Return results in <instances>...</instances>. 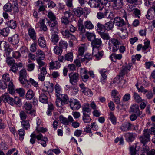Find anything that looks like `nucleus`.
<instances>
[{
  "instance_id": "1",
  "label": "nucleus",
  "mask_w": 155,
  "mask_h": 155,
  "mask_svg": "<svg viewBox=\"0 0 155 155\" xmlns=\"http://www.w3.org/2000/svg\"><path fill=\"white\" fill-rule=\"evenodd\" d=\"M120 44V42L117 39L114 38H112L108 41V48L112 52H116L119 49Z\"/></svg>"
},
{
  "instance_id": "2",
  "label": "nucleus",
  "mask_w": 155,
  "mask_h": 155,
  "mask_svg": "<svg viewBox=\"0 0 155 155\" xmlns=\"http://www.w3.org/2000/svg\"><path fill=\"white\" fill-rule=\"evenodd\" d=\"M2 98L3 101H6L12 105L15 104H18L20 101L19 98L17 97H15V99L11 97L7 93H5L2 96Z\"/></svg>"
},
{
  "instance_id": "3",
  "label": "nucleus",
  "mask_w": 155,
  "mask_h": 155,
  "mask_svg": "<svg viewBox=\"0 0 155 155\" xmlns=\"http://www.w3.org/2000/svg\"><path fill=\"white\" fill-rule=\"evenodd\" d=\"M123 17L125 18L126 22H125L121 18L117 17H115L114 19V24L116 25L119 27H122L125 25L127 23L128 24V21L127 18V16L125 12H124Z\"/></svg>"
},
{
  "instance_id": "4",
  "label": "nucleus",
  "mask_w": 155,
  "mask_h": 155,
  "mask_svg": "<svg viewBox=\"0 0 155 155\" xmlns=\"http://www.w3.org/2000/svg\"><path fill=\"white\" fill-rule=\"evenodd\" d=\"M101 0H90L88 4L91 8H98L99 10H102L104 8L103 4L101 3Z\"/></svg>"
},
{
  "instance_id": "5",
  "label": "nucleus",
  "mask_w": 155,
  "mask_h": 155,
  "mask_svg": "<svg viewBox=\"0 0 155 155\" xmlns=\"http://www.w3.org/2000/svg\"><path fill=\"white\" fill-rule=\"evenodd\" d=\"M69 102L71 108L73 110H77L81 107L79 101L77 99H71L69 101Z\"/></svg>"
},
{
  "instance_id": "6",
  "label": "nucleus",
  "mask_w": 155,
  "mask_h": 155,
  "mask_svg": "<svg viewBox=\"0 0 155 155\" xmlns=\"http://www.w3.org/2000/svg\"><path fill=\"white\" fill-rule=\"evenodd\" d=\"M42 60L40 58H38L36 59L37 62L38 64L37 67L38 69V71H42V72L45 74L46 73V71L45 68L46 64L45 62L42 61Z\"/></svg>"
},
{
  "instance_id": "7",
  "label": "nucleus",
  "mask_w": 155,
  "mask_h": 155,
  "mask_svg": "<svg viewBox=\"0 0 155 155\" xmlns=\"http://www.w3.org/2000/svg\"><path fill=\"white\" fill-rule=\"evenodd\" d=\"M70 82L72 85H75L78 81L79 75L77 73H71L69 74Z\"/></svg>"
},
{
  "instance_id": "8",
  "label": "nucleus",
  "mask_w": 155,
  "mask_h": 155,
  "mask_svg": "<svg viewBox=\"0 0 155 155\" xmlns=\"http://www.w3.org/2000/svg\"><path fill=\"white\" fill-rule=\"evenodd\" d=\"M150 134L148 133L147 130H146L144 131L143 135L140 137L139 139L141 143L145 144L150 141Z\"/></svg>"
},
{
  "instance_id": "9",
  "label": "nucleus",
  "mask_w": 155,
  "mask_h": 155,
  "mask_svg": "<svg viewBox=\"0 0 155 155\" xmlns=\"http://www.w3.org/2000/svg\"><path fill=\"white\" fill-rule=\"evenodd\" d=\"M20 37L17 34H14L8 37V41L11 44L15 45L18 44L19 41Z\"/></svg>"
},
{
  "instance_id": "10",
  "label": "nucleus",
  "mask_w": 155,
  "mask_h": 155,
  "mask_svg": "<svg viewBox=\"0 0 155 155\" xmlns=\"http://www.w3.org/2000/svg\"><path fill=\"white\" fill-rule=\"evenodd\" d=\"M104 54L103 51L100 50L99 49L93 50L92 55L94 58L97 60H99L102 57Z\"/></svg>"
},
{
  "instance_id": "11",
  "label": "nucleus",
  "mask_w": 155,
  "mask_h": 155,
  "mask_svg": "<svg viewBox=\"0 0 155 155\" xmlns=\"http://www.w3.org/2000/svg\"><path fill=\"white\" fill-rule=\"evenodd\" d=\"M91 45L92 47L93 50L99 49L102 45V41L101 38H96L91 42Z\"/></svg>"
},
{
  "instance_id": "12",
  "label": "nucleus",
  "mask_w": 155,
  "mask_h": 155,
  "mask_svg": "<svg viewBox=\"0 0 155 155\" xmlns=\"http://www.w3.org/2000/svg\"><path fill=\"white\" fill-rule=\"evenodd\" d=\"M132 124L128 122H125L122 124L120 128L123 131H127L131 130Z\"/></svg>"
},
{
  "instance_id": "13",
  "label": "nucleus",
  "mask_w": 155,
  "mask_h": 155,
  "mask_svg": "<svg viewBox=\"0 0 155 155\" xmlns=\"http://www.w3.org/2000/svg\"><path fill=\"white\" fill-rule=\"evenodd\" d=\"M111 96L114 99L115 102L117 104L120 103V96L117 91L116 90H113L111 92Z\"/></svg>"
},
{
  "instance_id": "14",
  "label": "nucleus",
  "mask_w": 155,
  "mask_h": 155,
  "mask_svg": "<svg viewBox=\"0 0 155 155\" xmlns=\"http://www.w3.org/2000/svg\"><path fill=\"white\" fill-rule=\"evenodd\" d=\"M62 34L65 38L72 40H76V37L70 33L68 30H65V31H62Z\"/></svg>"
},
{
  "instance_id": "15",
  "label": "nucleus",
  "mask_w": 155,
  "mask_h": 155,
  "mask_svg": "<svg viewBox=\"0 0 155 155\" xmlns=\"http://www.w3.org/2000/svg\"><path fill=\"white\" fill-rule=\"evenodd\" d=\"M130 112L134 113L138 116L142 114V112L140 111L139 106L136 104H133L130 107Z\"/></svg>"
},
{
  "instance_id": "16",
  "label": "nucleus",
  "mask_w": 155,
  "mask_h": 155,
  "mask_svg": "<svg viewBox=\"0 0 155 155\" xmlns=\"http://www.w3.org/2000/svg\"><path fill=\"white\" fill-rule=\"evenodd\" d=\"M136 136L135 134L132 133H127L125 134L126 140L128 142L133 141Z\"/></svg>"
},
{
  "instance_id": "17",
  "label": "nucleus",
  "mask_w": 155,
  "mask_h": 155,
  "mask_svg": "<svg viewBox=\"0 0 155 155\" xmlns=\"http://www.w3.org/2000/svg\"><path fill=\"white\" fill-rule=\"evenodd\" d=\"M55 95L57 98L61 97L63 94L62 89L61 86L58 84H56L54 87Z\"/></svg>"
},
{
  "instance_id": "18",
  "label": "nucleus",
  "mask_w": 155,
  "mask_h": 155,
  "mask_svg": "<svg viewBox=\"0 0 155 155\" xmlns=\"http://www.w3.org/2000/svg\"><path fill=\"white\" fill-rule=\"evenodd\" d=\"M28 35L30 38L33 40L36 39V32L34 29L32 28H30L28 29Z\"/></svg>"
},
{
  "instance_id": "19",
  "label": "nucleus",
  "mask_w": 155,
  "mask_h": 155,
  "mask_svg": "<svg viewBox=\"0 0 155 155\" xmlns=\"http://www.w3.org/2000/svg\"><path fill=\"white\" fill-rule=\"evenodd\" d=\"M48 83L49 84H48L47 85L45 84L43 89L42 90V91L44 93L52 91L53 90V84L52 83L50 84L49 82H48Z\"/></svg>"
},
{
  "instance_id": "20",
  "label": "nucleus",
  "mask_w": 155,
  "mask_h": 155,
  "mask_svg": "<svg viewBox=\"0 0 155 155\" xmlns=\"http://www.w3.org/2000/svg\"><path fill=\"white\" fill-rule=\"evenodd\" d=\"M81 76L83 81L85 82L89 78V76L87 74V71L85 68H81Z\"/></svg>"
},
{
  "instance_id": "21",
  "label": "nucleus",
  "mask_w": 155,
  "mask_h": 155,
  "mask_svg": "<svg viewBox=\"0 0 155 155\" xmlns=\"http://www.w3.org/2000/svg\"><path fill=\"white\" fill-rule=\"evenodd\" d=\"M119 78V77H116L114 79V83L117 82L119 87L123 88L124 87V85L126 82L125 80L122 79L120 80Z\"/></svg>"
},
{
  "instance_id": "22",
  "label": "nucleus",
  "mask_w": 155,
  "mask_h": 155,
  "mask_svg": "<svg viewBox=\"0 0 155 155\" xmlns=\"http://www.w3.org/2000/svg\"><path fill=\"white\" fill-rule=\"evenodd\" d=\"M49 67L50 69H57L60 68V64L57 61L51 62L49 63Z\"/></svg>"
},
{
  "instance_id": "23",
  "label": "nucleus",
  "mask_w": 155,
  "mask_h": 155,
  "mask_svg": "<svg viewBox=\"0 0 155 155\" xmlns=\"http://www.w3.org/2000/svg\"><path fill=\"white\" fill-rule=\"evenodd\" d=\"M26 71L25 69H23L21 70L19 72V79L20 82L26 79Z\"/></svg>"
},
{
  "instance_id": "24",
  "label": "nucleus",
  "mask_w": 155,
  "mask_h": 155,
  "mask_svg": "<svg viewBox=\"0 0 155 155\" xmlns=\"http://www.w3.org/2000/svg\"><path fill=\"white\" fill-rule=\"evenodd\" d=\"M123 5V2L118 1V0H114L112 4V6L114 9H119L122 7Z\"/></svg>"
},
{
  "instance_id": "25",
  "label": "nucleus",
  "mask_w": 155,
  "mask_h": 155,
  "mask_svg": "<svg viewBox=\"0 0 155 155\" xmlns=\"http://www.w3.org/2000/svg\"><path fill=\"white\" fill-rule=\"evenodd\" d=\"M39 101L43 103L46 104L48 102V98L45 93H41L39 97Z\"/></svg>"
},
{
  "instance_id": "26",
  "label": "nucleus",
  "mask_w": 155,
  "mask_h": 155,
  "mask_svg": "<svg viewBox=\"0 0 155 155\" xmlns=\"http://www.w3.org/2000/svg\"><path fill=\"white\" fill-rule=\"evenodd\" d=\"M22 66V64L21 62L18 63H14L9 71H11L14 73H15L18 70V67H21Z\"/></svg>"
},
{
  "instance_id": "27",
  "label": "nucleus",
  "mask_w": 155,
  "mask_h": 155,
  "mask_svg": "<svg viewBox=\"0 0 155 155\" xmlns=\"http://www.w3.org/2000/svg\"><path fill=\"white\" fill-rule=\"evenodd\" d=\"M38 43L41 48H45L46 46V41L43 37H40L38 38Z\"/></svg>"
},
{
  "instance_id": "28",
  "label": "nucleus",
  "mask_w": 155,
  "mask_h": 155,
  "mask_svg": "<svg viewBox=\"0 0 155 155\" xmlns=\"http://www.w3.org/2000/svg\"><path fill=\"white\" fill-rule=\"evenodd\" d=\"M36 6L39 8V11H43L45 10V6L43 5V2L41 1H38L35 3Z\"/></svg>"
},
{
  "instance_id": "29",
  "label": "nucleus",
  "mask_w": 155,
  "mask_h": 155,
  "mask_svg": "<svg viewBox=\"0 0 155 155\" xmlns=\"http://www.w3.org/2000/svg\"><path fill=\"white\" fill-rule=\"evenodd\" d=\"M8 89L9 93L11 95H13L15 93V90L12 81H9L8 86Z\"/></svg>"
},
{
  "instance_id": "30",
  "label": "nucleus",
  "mask_w": 155,
  "mask_h": 155,
  "mask_svg": "<svg viewBox=\"0 0 155 155\" xmlns=\"http://www.w3.org/2000/svg\"><path fill=\"white\" fill-rule=\"evenodd\" d=\"M120 30L121 31V32L118 33V36L121 39H124L126 38L128 36V35L126 30L121 28L120 29Z\"/></svg>"
},
{
  "instance_id": "31",
  "label": "nucleus",
  "mask_w": 155,
  "mask_h": 155,
  "mask_svg": "<svg viewBox=\"0 0 155 155\" xmlns=\"http://www.w3.org/2000/svg\"><path fill=\"white\" fill-rule=\"evenodd\" d=\"M89 104L88 103L84 104L82 106V112L83 114H87V113L90 112L91 111V109L89 108Z\"/></svg>"
},
{
  "instance_id": "32",
  "label": "nucleus",
  "mask_w": 155,
  "mask_h": 155,
  "mask_svg": "<svg viewBox=\"0 0 155 155\" xmlns=\"http://www.w3.org/2000/svg\"><path fill=\"white\" fill-rule=\"evenodd\" d=\"M122 58V55L121 54H116L114 53L112 54L110 57V58L111 60L114 62V59L115 60H121Z\"/></svg>"
},
{
  "instance_id": "33",
  "label": "nucleus",
  "mask_w": 155,
  "mask_h": 155,
  "mask_svg": "<svg viewBox=\"0 0 155 155\" xmlns=\"http://www.w3.org/2000/svg\"><path fill=\"white\" fill-rule=\"evenodd\" d=\"M84 26L85 28L91 30L94 28V26L92 22L90 21H87L84 22Z\"/></svg>"
},
{
  "instance_id": "34",
  "label": "nucleus",
  "mask_w": 155,
  "mask_h": 155,
  "mask_svg": "<svg viewBox=\"0 0 155 155\" xmlns=\"http://www.w3.org/2000/svg\"><path fill=\"white\" fill-rule=\"evenodd\" d=\"M9 45L8 42L4 41H0V49L1 50H4L5 49L9 47Z\"/></svg>"
},
{
  "instance_id": "35",
  "label": "nucleus",
  "mask_w": 155,
  "mask_h": 155,
  "mask_svg": "<svg viewBox=\"0 0 155 155\" xmlns=\"http://www.w3.org/2000/svg\"><path fill=\"white\" fill-rule=\"evenodd\" d=\"M21 127L22 129L28 130L30 128V125L28 120H25L21 121Z\"/></svg>"
},
{
  "instance_id": "36",
  "label": "nucleus",
  "mask_w": 155,
  "mask_h": 155,
  "mask_svg": "<svg viewBox=\"0 0 155 155\" xmlns=\"http://www.w3.org/2000/svg\"><path fill=\"white\" fill-rule=\"evenodd\" d=\"M34 95V93L32 90L31 89H29L26 94V98L28 100H31L33 98Z\"/></svg>"
},
{
  "instance_id": "37",
  "label": "nucleus",
  "mask_w": 155,
  "mask_h": 155,
  "mask_svg": "<svg viewBox=\"0 0 155 155\" xmlns=\"http://www.w3.org/2000/svg\"><path fill=\"white\" fill-rule=\"evenodd\" d=\"M129 10L130 12H133L135 16L139 18H140V15H141V12L140 10L136 8H132L130 9Z\"/></svg>"
},
{
  "instance_id": "38",
  "label": "nucleus",
  "mask_w": 155,
  "mask_h": 155,
  "mask_svg": "<svg viewBox=\"0 0 155 155\" xmlns=\"http://www.w3.org/2000/svg\"><path fill=\"white\" fill-rule=\"evenodd\" d=\"M10 32V30L8 28H4L0 30V34L4 37L8 36Z\"/></svg>"
},
{
  "instance_id": "39",
  "label": "nucleus",
  "mask_w": 155,
  "mask_h": 155,
  "mask_svg": "<svg viewBox=\"0 0 155 155\" xmlns=\"http://www.w3.org/2000/svg\"><path fill=\"white\" fill-rule=\"evenodd\" d=\"M51 41L54 44H56L58 42L59 38L58 35L56 34H52L51 36Z\"/></svg>"
},
{
  "instance_id": "40",
  "label": "nucleus",
  "mask_w": 155,
  "mask_h": 155,
  "mask_svg": "<svg viewBox=\"0 0 155 155\" xmlns=\"http://www.w3.org/2000/svg\"><path fill=\"white\" fill-rule=\"evenodd\" d=\"M82 120L84 123H90L91 121V119L88 114L84 113L83 114Z\"/></svg>"
},
{
  "instance_id": "41",
  "label": "nucleus",
  "mask_w": 155,
  "mask_h": 155,
  "mask_svg": "<svg viewBox=\"0 0 155 155\" xmlns=\"http://www.w3.org/2000/svg\"><path fill=\"white\" fill-rule=\"evenodd\" d=\"M109 116V118L110 120L112 123L114 125H116L117 123V118L113 113L111 112H110Z\"/></svg>"
},
{
  "instance_id": "42",
  "label": "nucleus",
  "mask_w": 155,
  "mask_h": 155,
  "mask_svg": "<svg viewBox=\"0 0 155 155\" xmlns=\"http://www.w3.org/2000/svg\"><path fill=\"white\" fill-rule=\"evenodd\" d=\"M57 99H60L64 104H67L69 101L68 96L65 94H62L61 97L58 98Z\"/></svg>"
},
{
  "instance_id": "43",
  "label": "nucleus",
  "mask_w": 155,
  "mask_h": 155,
  "mask_svg": "<svg viewBox=\"0 0 155 155\" xmlns=\"http://www.w3.org/2000/svg\"><path fill=\"white\" fill-rule=\"evenodd\" d=\"M92 59V56L90 54L87 53L85 54L84 58L81 59V61L82 62L86 61L87 62L91 60Z\"/></svg>"
},
{
  "instance_id": "44",
  "label": "nucleus",
  "mask_w": 155,
  "mask_h": 155,
  "mask_svg": "<svg viewBox=\"0 0 155 155\" xmlns=\"http://www.w3.org/2000/svg\"><path fill=\"white\" fill-rule=\"evenodd\" d=\"M7 25L9 27L12 29H15L17 26L16 21L13 20L9 21L7 23Z\"/></svg>"
},
{
  "instance_id": "45",
  "label": "nucleus",
  "mask_w": 155,
  "mask_h": 155,
  "mask_svg": "<svg viewBox=\"0 0 155 155\" xmlns=\"http://www.w3.org/2000/svg\"><path fill=\"white\" fill-rule=\"evenodd\" d=\"M29 82H30L27 79L20 82L22 84L23 87L26 88H28L31 87V85Z\"/></svg>"
},
{
  "instance_id": "46",
  "label": "nucleus",
  "mask_w": 155,
  "mask_h": 155,
  "mask_svg": "<svg viewBox=\"0 0 155 155\" xmlns=\"http://www.w3.org/2000/svg\"><path fill=\"white\" fill-rule=\"evenodd\" d=\"M73 54L72 52H69L66 54L64 55V58L65 60L72 62L73 60Z\"/></svg>"
},
{
  "instance_id": "47",
  "label": "nucleus",
  "mask_w": 155,
  "mask_h": 155,
  "mask_svg": "<svg viewBox=\"0 0 155 155\" xmlns=\"http://www.w3.org/2000/svg\"><path fill=\"white\" fill-rule=\"evenodd\" d=\"M78 25L79 27V29L81 32L84 33L85 32V29L84 27V25L82 21L80 19L78 21Z\"/></svg>"
},
{
  "instance_id": "48",
  "label": "nucleus",
  "mask_w": 155,
  "mask_h": 155,
  "mask_svg": "<svg viewBox=\"0 0 155 155\" xmlns=\"http://www.w3.org/2000/svg\"><path fill=\"white\" fill-rule=\"evenodd\" d=\"M133 97L136 102L138 103L141 102L144 100L142 99L139 95L135 92L134 93Z\"/></svg>"
},
{
  "instance_id": "49",
  "label": "nucleus",
  "mask_w": 155,
  "mask_h": 155,
  "mask_svg": "<svg viewBox=\"0 0 155 155\" xmlns=\"http://www.w3.org/2000/svg\"><path fill=\"white\" fill-rule=\"evenodd\" d=\"M104 27L105 30H111L114 27V23L112 21L107 22L105 24Z\"/></svg>"
},
{
  "instance_id": "50",
  "label": "nucleus",
  "mask_w": 155,
  "mask_h": 155,
  "mask_svg": "<svg viewBox=\"0 0 155 155\" xmlns=\"http://www.w3.org/2000/svg\"><path fill=\"white\" fill-rule=\"evenodd\" d=\"M18 134L20 136L19 140H22L24 139V136L25 134V132L23 129H21L18 131Z\"/></svg>"
},
{
  "instance_id": "51",
  "label": "nucleus",
  "mask_w": 155,
  "mask_h": 155,
  "mask_svg": "<svg viewBox=\"0 0 155 155\" xmlns=\"http://www.w3.org/2000/svg\"><path fill=\"white\" fill-rule=\"evenodd\" d=\"M3 9L5 12H11L12 9V4L10 3H7L4 5Z\"/></svg>"
},
{
  "instance_id": "52",
  "label": "nucleus",
  "mask_w": 155,
  "mask_h": 155,
  "mask_svg": "<svg viewBox=\"0 0 155 155\" xmlns=\"http://www.w3.org/2000/svg\"><path fill=\"white\" fill-rule=\"evenodd\" d=\"M59 46L62 49H66L67 48L68 44L66 41L61 40L59 42Z\"/></svg>"
},
{
  "instance_id": "53",
  "label": "nucleus",
  "mask_w": 155,
  "mask_h": 155,
  "mask_svg": "<svg viewBox=\"0 0 155 155\" xmlns=\"http://www.w3.org/2000/svg\"><path fill=\"white\" fill-rule=\"evenodd\" d=\"M86 36L87 39L91 41V42L96 38L95 35L93 33H88L87 34Z\"/></svg>"
},
{
  "instance_id": "54",
  "label": "nucleus",
  "mask_w": 155,
  "mask_h": 155,
  "mask_svg": "<svg viewBox=\"0 0 155 155\" xmlns=\"http://www.w3.org/2000/svg\"><path fill=\"white\" fill-rule=\"evenodd\" d=\"M32 104L29 102L25 103L23 105V108L27 111L30 110L32 108Z\"/></svg>"
},
{
  "instance_id": "55",
  "label": "nucleus",
  "mask_w": 155,
  "mask_h": 155,
  "mask_svg": "<svg viewBox=\"0 0 155 155\" xmlns=\"http://www.w3.org/2000/svg\"><path fill=\"white\" fill-rule=\"evenodd\" d=\"M54 109L53 105L51 103L48 104V107L47 111L46 112L47 115L48 116L51 115L52 112Z\"/></svg>"
},
{
  "instance_id": "56",
  "label": "nucleus",
  "mask_w": 155,
  "mask_h": 155,
  "mask_svg": "<svg viewBox=\"0 0 155 155\" xmlns=\"http://www.w3.org/2000/svg\"><path fill=\"white\" fill-rule=\"evenodd\" d=\"M15 91L19 94L20 97H23L25 95V91L23 88H19L16 89L15 90Z\"/></svg>"
},
{
  "instance_id": "57",
  "label": "nucleus",
  "mask_w": 155,
  "mask_h": 155,
  "mask_svg": "<svg viewBox=\"0 0 155 155\" xmlns=\"http://www.w3.org/2000/svg\"><path fill=\"white\" fill-rule=\"evenodd\" d=\"M48 17L50 19V21H54L56 20V17L53 13L51 11L49 12L48 13Z\"/></svg>"
},
{
  "instance_id": "58",
  "label": "nucleus",
  "mask_w": 155,
  "mask_h": 155,
  "mask_svg": "<svg viewBox=\"0 0 155 155\" xmlns=\"http://www.w3.org/2000/svg\"><path fill=\"white\" fill-rule=\"evenodd\" d=\"M54 53L57 55H60L62 52V49L60 47L55 46L54 48Z\"/></svg>"
},
{
  "instance_id": "59",
  "label": "nucleus",
  "mask_w": 155,
  "mask_h": 155,
  "mask_svg": "<svg viewBox=\"0 0 155 155\" xmlns=\"http://www.w3.org/2000/svg\"><path fill=\"white\" fill-rule=\"evenodd\" d=\"M36 55L38 56H41L38 58H40L42 59H44L45 57V55L44 53L41 50H38L36 53Z\"/></svg>"
},
{
  "instance_id": "60",
  "label": "nucleus",
  "mask_w": 155,
  "mask_h": 155,
  "mask_svg": "<svg viewBox=\"0 0 155 155\" xmlns=\"http://www.w3.org/2000/svg\"><path fill=\"white\" fill-rule=\"evenodd\" d=\"M74 12L77 16H80L83 14L82 8H78L74 11Z\"/></svg>"
},
{
  "instance_id": "61",
  "label": "nucleus",
  "mask_w": 155,
  "mask_h": 155,
  "mask_svg": "<svg viewBox=\"0 0 155 155\" xmlns=\"http://www.w3.org/2000/svg\"><path fill=\"white\" fill-rule=\"evenodd\" d=\"M39 71L40 72V73L38 75V78L40 81H43L45 80V75H46L47 73V71H46V73L45 74L42 72V71Z\"/></svg>"
},
{
  "instance_id": "62",
  "label": "nucleus",
  "mask_w": 155,
  "mask_h": 155,
  "mask_svg": "<svg viewBox=\"0 0 155 155\" xmlns=\"http://www.w3.org/2000/svg\"><path fill=\"white\" fill-rule=\"evenodd\" d=\"M2 78L3 81L6 83L10 81L9 75L7 73L4 74L2 76Z\"/></svg>"
},
{
  "instance_id": "63",
  "label": "nucleus",
  "mask_w": 155,
  "mask_h": 155,
  "mask_svg": "<svg viewBox=\"0 0 155 155\" xmlns=\"http://www.w3.org/2000/svg\"><path fill=\"white\" fill-rule=\"evenodd\" d=\"M19 115L22 121L25 120L27 117L26 113L23 111H21L20 112Z\"/></svg>"
},
{
  "instance_id": "64",
  "label": "nucleus",
  "mask_w": 155,
  "mask_h": 155,
  "mask_svg": "<svg viewBox=\"0 0 155 155\" xmlns=\"http://www.w3.org/2000/svg\"><path fill=\"white\" fill-rule=\"evenodd\" d=\"M47 129L46 128L40 127H36V130L37 133H40V132L44 133L46 132Z\"/></svg>"
}]
</instances>
